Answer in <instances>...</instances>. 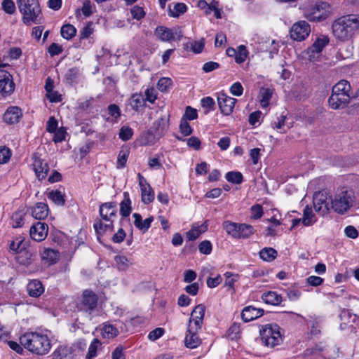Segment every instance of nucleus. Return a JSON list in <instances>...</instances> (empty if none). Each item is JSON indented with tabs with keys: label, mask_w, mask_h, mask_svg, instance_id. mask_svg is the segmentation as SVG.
<instances>
[{
	"label": "nucleus",
	"mask_w": 359,
	"mask_h": 359,
	"mask_svg": "<svg viewBox=\"0 0 359 359\" xmlns=\"http://www.w3.org/2000/svg\"><path fill=\"white\" fill-rule=\"evenodd\" d=\"M324 46H308V48L302 51L300 56L302 60L306 61H315L318 60L321 54Z\"/></svg>",
	"instance_id": "24"
},
{
	"label": "nucleus",
	"mask_w": 359,
	"mask_h": 359,
	"mask_svg": "<svg viewBox=\"0 0 359 359\" xmlns=\"http://www.w3.org/2000/svg\"><path fill=\"white\" fill-rule=\"evenodd\" d=\"M155 34L163 42L177 43L183 36L181 29L178 27L168 28L158 26L156 28Z\"/></svg>",
	"instance_id": "8"
},
{
	"label": "nucleus",
	"mask_w": 359,
	"mask_h": 359,
	"mask_svg": "<svg viewBox=\"0 0 359 359\" xmlns=\"http://www.w3.org/2000/svg\"><path fill=\"white\" fill-rule=\"evenodd\" d=\"M230 93L235 96H241L243 93V88L238 81L233 83L230 87Z\"/></svg>",
	"instance_id": "62"
},
{
	"label": "nucleus",
	"mask_w": 359,
	"mask_h": 359,
	"mask_svg": "<svg viewBox=\"0 0 359 359\" xmlns=\"http://www.w3.org/2000/svg\"><path fill=\"white\" fill-rule=\"evenodd\" d=\"M200 328L195 327L193 325H188L187 328V334L184 339L185 346L189 348H195L198 347L201 340L198 335V331Z\"/></svg>",
	"instance_id": "13"
},
{
	"label": "nucleus",
	"mask_w": 359,
	"mask_h": 359,
	"mask_svg": "<svg viewBox=\"0 0 359 359\" xmlns=\"http://www.w3.org/2000/svg\"><path fill=\"white\" fill-rule=\"evenodd\" d=\"M169 128V118L161 117L156 120L154 123L152 128L154 130V137L159 139L163 137Z\"/></svg>",
	"instance_id": "22"
},
{
	"label": "nucleus",
	"mask_w": 359,
	"mask_h": 359,
	"mask_svg": "<svg viewBox=\"0 0 359 359\" xmlns=\"http://www.w3.org/2000/svg\"><path fill=\"white\" fill-rule=\"evenodd\" d=\"M144 104V98L141 93L133 94L128 100V105L135 112L139 111Z\"/></svg>",
	"instance_id": "28"
},
{
	"label": "nucleus",
	"mask_w": 359,
	"mask_h": 359,
	"mask_svg": "<svg viewBox=\"0 0 359 359\" xmlns=\"http://www.w3.org/2000/svg\"><path fill=\"white\" fill-rule=\"evenodd\" d=\"M262 299L269 305L278 306L282 302V296L274 291H267L262 294Z\"/></svg>",
	"instance_id": "27"
},
{
	"label": "nucleus",
	"mask_w": 359,
	"mask_h": 359,
	"mask_svg": "<svg viewBox=\"0 0 359 359\" xmlns=\"http://www.w3.org/2000/svg\"><path fill=\"white\" fill-rule=\"evenodd\" d=\"M238 225L239 223H236L230 221H225L223 223V228L229 236L233 238L238 239Z\"/></svg>",
	"instance_id": "37"
},
{
	"label": "nucleus",
	"mask_w": 359,
	"mask_h": 359,
	"mask_svg": "<svg viewBox=\"0 0 359 359\" xmlns=\"http://www.w3.org/2000/svg\"><path fill=\"white\" fill-rule=\"evenodd\" d=\"M27 290L29 296L38 297L43 293L44 287L41 281L32 280L27 284Z\"/></svg>",
	"instance_id": "26"
},
{
	"label": "nucleus",
	"mask_w": 359,
	"mask_h": 359,
	"mask_svg": "<svg viewBox=\"0 0 359 359\" xmlns=\"http://www.w3.org/2000/svg\"><path fill=\"white\" fill-rule=\"evenodd\" d=\"M93 32V23L88 22L80 32L81 39L88 38Z\"/></svg>",
	"instance_id": "61"
},
{
	"label": "nucleus",
	"mask_w": 359,
	"mask_h": 359,
	"mask_svg": "<svg viewBox=\"0 0 359 359\" xmlns=\"http://www.w3.org/2000/svg\"><path fill=\"white\" fill-rule=\"evenodd\" d=\"M317 221L316 215L313 214L312 208L306 205L304 209L302 224L305 226L313 225Z\"/></svg>",
	"instance_id": "32"
},
{
	"label": "nucleus",
	"mask_w": 359,
	"mask_h": 359,
	"mask_svg": "<svg viewBox=\"0 0 359 359\" xmlns=\"http://www.w3.org/2000/svg\"><path fill=\"white\" fill-rule=\"evenodd\" d=\"M236 102V99L231 97L224 93H220L217 97L219 109L226 116L231 114Z\"/></svg>",
	"instance_id": "14"
},
{
	"label": "nucleus",
	"mask_w": 359,
	"mask_h": 359,
	"mask_svg": "<svg viewBox=\"0 0 359 359\" xmlns=\"http://www.w3.org/2000/svg\"><path fill=\"white\" fill-rule=\"evenodd\" d=\"M172 81L170 78L163 77L157 83V87L161 92H166L172 86Z\"/></svg>",
	"instance_id": "50"
},
{
	"label": "nucleus",
	"mask_w": 359,
	"mask_h": 359,
	"mask_svg": "<svg viewBox=\"0 0 359 359\" xmlns=\"http://www.w3.org/2000/svg\"><path fill=\"white\" fill-rule=\"evenodd\" d=\"M22 22L27 26L43 23V17L38 0H17Z\"/></svg>",
	"instance_id": "4"
},
{
	"label": "nucleus",
	"mask_w": 359,
	"mask_h": 359,
	"mask_svg": "<svg viewBox=\"0 0 359 359\" xmlns=\"http://www.w3.org/2000/svg\"><path fill=\"white\" fill-rule=\"evenodd\" d=\"M131 201L128 192L123 193V199L120 203V213L123 217H128L131 213Z\"/></svg>",
	"instance_id": "33"
},
{
	"label": "nucleus",
	"mask_w": 359,
	"mask_h": 359,
	"mask_svg": "<svg viewBox=\"0 0 359 359\" xmlns=\"http://www.w3.org/2000/svg\"><path fill=\"white\" fill-rule=\"evenodd\" d=\"M41 259L43 261L53 264L56 263L60 258L59 252L57 250L53 249H44L41 254Z\"/></svg>",
	"instance_id": "31"
},
{
	"label": "nucleus",
	"mask_w": 359,
	"mask_h": 359,
	"mask_svg": "<svg viewBox=\"0 0 359 359\" xmlns=\"http://www.w3.org/2000/svg\"><path fill=\"white\" fill-rule=\"evenodd\" d=\"M15 89V83L10 73L0 70V93L5 95L11 94Z\"/></svg>",
	"instance_id": "16"
},
{
	"label": "nucleus",
	"mask_w": 359,
	"mask_h": 359,
	"mask_svg": "<svg viewBox=\"0 0 359 359\" xmlns=\"http://www.w3.org/2000/svg\"><path fill=\"white\" fill-rule=\"evenodd\" d=\"M22 118V109L17 106L8 107L3 116V120L9 125H14L20 122Z\"/></svg>",
	"instance_id": "17"
},
{
	"label": "nucleus",
	"mask_w": 359,
	"mask_h": 359,
	"mask_svg": "<svg viewBox=\"0 0 359 359\" xmlns=\"http://www.w3.org/2000/svg\"><path fill=\"white\" fill-rule=\"evenodd\" d=\"M48 232V226L45 222H37L34 224L29 230L31 238L38 242L43 241Z\"/></svg>",
	"instance_id": "15"
},
{
	"label": "nucleus",
	"mask_w": 359,
	"mask_h": 359,
	"mask_svg": "<svg viewBox=\"0 0 359 359\" xmlns=\"http://www.w3.org/2000/svg\"><path fill=\"white\" fill-rule=\"evenodd\" d=\"M315 211L321 216L327 214L331 209L330 196L322 192L316 193L313 198Z\"/></svg>",
	"instance_id": "11"
},
{
	"label": "nucleus",
	"mask_w": 359,
	"mask_h": 359,
	"mask_svg": "<svg viewBox=\"0 0 359 359\" xmlns=\"http://www.w3.org/2000/svg\"><path fill=\"white\" fill-rule=\"evenodd\" d=\"M187 6L183 3H177L172 6L171 4L168 6V14L171 17L177 18L181 14L187 11Z\"/></svg>",
	"instance_id": "39"
},
{
	"label": "nucleus",
	"mask_w": 359,
	"mask_h": 359,
	"mask_svg": "<svg viewBox=\"0 0 359 359\" xmlns=\"http://www.w3.org/2000/svg\"><path fill=\"white\" fill-rule=\"evenodd\" d=\"M48 215V207L44 203H37L32 208V215L36 219H45Z\"/></svg>",
	"instance_id": "25"
},
{
	"label": "nucleus",
	"mask_w": 359,
	"mask_h": 359,
	"mask_svg": "<svg viewBox=\"0 0 359 359\" xmlns=\"http://www.w3.org/2000/svg\"><path fill=\"white\" fill-rule=\"evenodd\" d=\"M310 32L311 27L309 24L304 20H301L292 25L290 34L293 40L302 41L309 36Z\"/></svg>",
	"instance_id": "9"
},
{
	"label": "nucleus",
	"mask_w": 359,
	"mask_h": 359,
	"mask_svg": "<svg viewBox=\"0 0 359 359\" xmlns=\"http://www.w3.org/2000/svg\"><path fill=\"white\" fill-rule=\"evenodd\" d=\"M47 196L57 205L62 206L65 203V195L59 190L49 191Z\"/></svg>",
	"instance_id": "41"
},
{
	"label": "nucleus",
	"mask_w": 359,
	"mask_h": 359,
	"mask_svg": "<svg viewBox=\"0 0 359 359\" xmlns=\"http://www.w3.org/2000/svg\"><path fill=\"white\" fill-rule=\"evenodd\" d=\"M259 255L262 260L270 262L277 257L278 252L273 248H264L259 251Z\"/></svg>",
	"instance_id": "36"
},
{
	"label": "nucleus",
	"mask_w": 359,
	"mask_h": 359,
	"mask_svg": "<svg viewBox=\"0 0 359 359\" xmlns=\"http://www.w3.org/2000/svg\"><path fill=\"white\" fill-rule=\"evenodd\" d=\"M198 114L197 111L192 108L191 107H187L186 111L182 118H186V121L188 120L192 121L197 118Z\"/></svg>",
	"instance_id": "60"
},
{
	"label": "nucleus",
	"mask_w": 359,
	"mask_h": 359,
	"mask_svg": "<svg viewBox=\"0 0 359 359\" xmlns=\"http://www.w3.org/2000/svg\"><path fill=\"white\" fill-rule=\"evenodd\" d=\"M133 217L135 219V226L143 232L147 231L150 228L151 224L154 221L153 217H149L143 221L141 215L138 213H134Z\"/></svg>",
	"instance_id": "30"
},
{
	"label": "nucleus",
	"mask_w": 359,
	"mask_h": 359,
	"mask_svg": "<svg viewBox=\"0 0 359 359\" xmlns=\"http://www.w3.org/2000/svg\"><path fill=\"white\" fill-rule=\"evenodd\" d=\"M115 262L120 270H126L131 264L126 257L121 255L116 256Z\"/></svg>",
	"instance_id": "51"
},
{
	"label": "nucleus",
	"mask_w": 359,
	"mask_h": 359,
	"mask_svg": "<svg viewBox=\"0 0 359 359\" xmlns=\"http://www.w3.org/2000/svg\"><path fill=\"white\" fill-rule=\"evenodd\" d=\"M240 325L239 324L234 323L228 330V337L231 339H237L240 334Z\"/></svg>",
	"instance_id": "59"
},
{
	"label": "nucleus",
	"mask_w": 359,
	"mask_h": 359,
	"mask_svg": "<svg viewBox=\"0 0 359 359\" xmlns=\"http://www.w3.org/2000/svg\"><path fill=\"white\" fill-rule=\"evenodd\" d=\"M100 215L104 221L113 220L116 215V205L114 202L103 203L100 207Z\"/></svg>",
	"instance_id": "20"
},
{
	"label": "nucleus",
	"mask_w": 359,
	"mask_h": 359,
	"mask_svg": "<svg viewBox=\"0 0 359 359\" xmlns=\"http://www.w3.org/2000/svg\"><path fill=\"white\" fill-rule=\"evenodd\" d=\"M273 94V90L269 88H262L259 90L260 104L262 108H266L269 104V101Z\"/></svg>",
	"instance_id": "40"
},
{
	"label": "nucleus",
	"mask_w": 359,
	"mask_h": 359,
	"mask_svg": "<svg viewBox=\"0 0 359 359\" xmlns=\"http://www.w3.org/2000/svg\"><path fill=\"white\" fill-rule=\"evenodd\" d=\"M330 6L325 2L309 5L304 10V16L310 21H321L327 18Z\"/></svg>",
	"instance_id": "7"
},
{
	"label": "nucleus",
	"mask_w": 359,
	"mask_h": 359,
	"mask_svg": "<svg viewBox=\"0 0 359 359\" xmlns=\"http://www.w3.org/2000/svg\"><path fill=\"white\" fill-rule=\"evenodd\" d=\"M100 344V341L97 339H95L91 342L86 353L87 359H93L96 356L97 348Z\"/></svg>",
	"instance_id": "47"
},
{
	"label": "nucleus",
	"mask_w": 359,
	"mask_h": 359,
	"mask_svg": "<svg viewBox=\"0 0 359 359\" xmlns=\"http://www.w3.org/2000/svg\"><path fill=\"white\" fill-rule=\"evenodd\" d=\"M129 155V151L127 149H122L119 151L117 158V165L116 168L120 169L123 168L126 166L128 158Z\"/></svg>",
	"instance_id": "46"
},
{
	"label": "nucleus",
	"mask_w": 359,
	"mask_h": 359,
	"mask_svg": "<svg viewBox=\"0 0 359 359\" xmlns=\"http://www.w3.org/2000/svg\"><path fill=\"white\" fill-rule=\"evenodd\" d=\"M53 359H72L71 349L67 346H60L52 354Z\"/></svg>",
	"instance_id": "38"
},
{
	"label": "nucleus",
	"mask_w": 359,
	"mask_h": 359,
	"mask_svg": "<svg viewBox=\"0 0 359 359\" xmlns=\"http://www.w3.org/2000/svg\"><path fill=\"white\" fill-rule=\"evenodd\" d=\"M133 135V129L128 126H123L119 132V138L123 141L129 140Z\"/></svg>",
	"instance_id": "54"
},
{
	"label": "nucleus",
	"mask_w": 359,
	"mask_h": 359,
	"mask_svg": "<svg viewBox=\"0 0 359 359\" xmlns=\"http://www.w3.org/2000/svg\"><path fill=\"white\" fill-rule=\"evenodd\" d=\"M255 232V228L245 223H239L238 225V239H245L249 238Z\"/></svg>",
	"instance_id": "35"
},
{
	"label": "nucleus",
	"mask_w": 359,
	"mask_h": 359,
	"mask_svg": "<svg viewBox=\"0 0 359 359\" xmlns=\"http://www.w3.org/2000/svg\"><path fill=\"white\" fill-rule=\"evenodd\" d=\"M20 344L29 351L45 355L51 348L49 338L47 335L39 332H27L20 338Z\"/></svg>",
	"instance_id": "2"
},
{
	"label": "nucleus",
	"mask_w": 359,
	"mask_h": 359,
	"mask_svg": "<svg viewBox=\"0 0 359 359\" xmlns=\"http://www.w3.org/2000/svg\"><path fill=\"white\" fill-rule=\"evenodd\" d=\"M205 308L203 304L197 305L191 313L188 325L201 329L205 316Z\"/></svg>",
	"instance_id": "19"
},
{
	"label": "nucleus",
	"mask_w": 359,
	"mask_h": 359,
	"mask_svg": "<svg viewBox=\"0 0 359 359\" xmlns=\"http://www.w3.org/2000/svg\"><path fill=\"white\" fill-rule=\"evenodd\" d=\"M97 296L90 290H85L82 294L80 310L90 315L97 305Z\"/></svg>",
	"instance_id": "12"
},
{
	"label": "nucleus",
	"mask_w": 359,
	"mask_h": 359,
	"mask_svg": "<svg viewBox=\"0 0 359 359\" xmlns=\"http://www.w3.org/2000/svg\"><path fill=\"white\" fill-rule=\"evenodd\" d=\"M225 178L228 182L236 184H240L243 181L242 173L238 171L228 172L225 175Z\"/></svg>",
	"instance_id": "44"
},
{
	"label": "nucleus",
	"mask_w": 359,
	"mask_h": 359,
	"mask_svg": "<svg viewBox=\"0 0 359 359\" xmlns=\"http://www.w3.org/2000/svg\"><path fill=\"white\" fill-rule=\"evenodd\" d=\"M212 243L208 240L202 241L198 245V250L201 254L210 255L212 252Z\"/></svg>",
	"instance_id": "56"
},
{
	"label": "nucleus",
	"mask_w": 359,
	"mask_h": 359,
	"mask_svg": "<svg viewBox=\"0 0 359 359\" xmlns=\"http://www.w3.org/2000/svg\"><path fill=\"white\" fill-rule=\"evenodd\" d=\"M252 218L257 219L263 215V209L261 205L257 204L251 207Z\"/></svg>",
	"instance_id": "64"
},
{
	"label": "nucleus",
	"mask_w": 359,
	"mask_h": 359,
	"mask_svg": "<svg viewBox=\"0 0 359 359\" xmlns=\"http://www.w3.org/2000/svg\"><path fill=\"white\" fill-rule=\"evenodd\" d=\"M180 131L184 136H188L192 133L193 129L186 118H181Z\"/></svg>",
	"instance_id": "53"
},
{
	"label": "nucleus",
	"mask_w": 359,
	"mask_h": 359,
	"mask_svg": "<svg viewBox=\"0 0 359 359\" xmlns=\"http://www.w3.org/2000/svg\"><path fill=\"white\" fill-rule=\"evenodd\" d=\"M36 251L34 249L20 250L15 257L16 262L22 266L28 267L33 264L36 259Z\"/></svg>",
	"instance_id": "18"
},
{
	"label": "nucleus",
	"mask_w": 359,
	"mask_h": 359,
	"mask_svg": "<svg viewBox=\"0 0 359 359\" xmlns=\"http://www.w3.org/2000/svg\"><path fill=\"white\" fill-rule=\"evenodd\" d=\"M285 119L286 116L283 115L278 117L277 121H275L271 123L273 128L276 129L280 133H285L286 130L284 128Z\"/></svg>",
	"instance_id": "49"
},
{
	"label": "nucleus",
	"mask_w": 359,
	"mask_h": 359,
	"mask_svg": "<svg viewBox=\"0 0 359 359\" xmlns=\"http://www.w3.org/2000/svg\"><path fill=\"white\" fill-rule=\"evenodd\" d=\"M355 196L351 189L341 188L330 196V207L335 212L343 215L354 204Z\"/></svg>",
	"instance_id": "5"
},
{
	"label": "nucleus",
	"mask_w": 359,
	"mask_h": 359,
	"mask_svg": "<svg viewBox=\"0 0 359 359\" xmlns=\"http://www.w3.org/2000/svg\"><path fill=\"white\" fill-rule=\"evenodd\" d=\"M208 229L206 222L202 223L201 225H194L192 228L186 233L187 238L189 241H194L197 239L202 233H204Z\"/></svg>",
	"instance_id": "29"
},
{
	"label": "nucleus",
	"mask_w": 359,
	"mask_h": 359,
	"mask_svg": "<svg viewBox=\"0 0 359 359\" xmlns=\"http://www.w3.org/2000/svg\"><path fill=\"white\" fill-rule=\"evenodd\" d=\"M131 15L132 17L137 20H140L142 18H144L145 13L142 7H140L138 6H134L131 9Z\"/></svg>",
	"instance_id": "63"
},
{
	"label": "nucleus",
	"mask_w": 359,
	"mask_h": 359,
	"mask_svg": "<svg viewBox=\"0 0 359 359\" xmlns=\"http://www.w3.org/2000/svg\"><path fill=\"white\" fill-rule=\"evenodd\" d=\"M259 332L262 343L268 347L278 346L283 341L280 327L276 323L264 325Z\"/></svg>",
	"instance_id": "6"
},
{
	"label": "nucleus",
	"mask_w": 359,
	"mask_h": 359,
	"mask_svg": "<svg viewBox=\"0 0 359 359\" xmlns=\"http://www.w3.org/2000/svg\"><path fill=\"white\" fill-rule=\"evenodd\" d=\"M32 168L39 180L46 178L49 171L48 164L41 158V155L35 152L32 156Z\"/></svg>",
	"instance_id": "10"
},
{
	"label": "nucleus",
	"mask_w": 359,
	"mask_h": 359,
	"mask_svg": "<svg viewBox=\"0 0 359 359\" xmlns=\"http://www.w3.org/2000/svg\"><path fill=\"white\" fill-rule=\"evenodd\" d=\"M109 223L104 224L101 220L95 222L93 226L97 233L102 235L107 231L112 230L113 220L107 221Z\"/></svg>",
	"instance_id": "42"
},
{
	"label": "nucleus",
	"mask_w": 359,
	"mask_h": 359,
	"mask_svg": "<svg viewBox=\"0 0 359 359\" xmlns=\"http://www.w3.org/2000/svg\"><path fill=\"white\" fill-rule=\"evenodd\" d=\"M351 87L346 80L337 82L332 89V93L328 98V104L331 109L337 110L345 108L351 98Z\"/></svg>",
	"instance_id": "3"
},
{
	"label": "nucleus",
	"mask_w": 359,
	"mask_h": 359,
	"mask_svg": "<svg viewBox=\"0 0 359 359\" xmlns=\"http://www.w3.org/2000/svg\"><path fill=\"white\" fill-rule=\"evenodd\" d=\"M10 250L15 252L17 254H19L20 250H25V244L24 243V241L20 238H17L11 243Z\"/></svg>",
	"instance_id": "48"
},
{
	"label": "nucleus",
	"mask_w": 359,
	"mask_h": 359,
	"mask_svg": "<svg viewBox=\"0 0 359 359\" xmlns=\"http://www.w3.org/2000/svg\"><path fill=\"white\" fill-rule=\"evenodd\" d=\"M225 276V285L229 288H233L234 283L238 280V276L231 272H226Z\"/></svg>",
	"instance_id": "57"
},
{
	"label": "nucleus",
	"mask_w": 359,
	"mask_h": 359,
	"mask_svg": "<svg viewBox=\"0 0 359 359\" xmlns=\"http://www.w3.org/2000/svg\"><path fill=\"white\" fill-rule=\"evenodd\" d=\"M76 29L70 24L64 25L60 29L61 36L66 39H70L75 36Z\"/></svg>",
	"instance_id": "43"
},
{
	"label": "nucleus",
	"mask_w": 359,
	"mask_h": 359,
	"mask_svg": "<svg viewBox=\"0 0 359 359\" xmlns=\"http://www.w3.org/2000/svg\"><path fill=\"white\" fill-rule=\"evenodd\" d=\"M11 157L10 149L6 147H0V164L6 163Z\"/></svg>",
	"instance_id": "55"
},
{
	"label": "nucleus",
	"mask_w": 359,
	"mask_h": 359,
	"mask_svg": "<svg viewBox=\"0 0 359 359\" xmlns=\"http://www.w3.org/2000/svg\"><path fill=\"white\" fill-rule=\"evenodd\" d=\"M11 220H12L11 224L13 228L21 227V226H22V225L24 224L23 216L22 215V214H20L19 212H15V214H13L12 216Z\"/></svg>",
	"instance_id": "58"
},
{
	"label": "nucleus",
	"mask_w": 359,
	"mask_h": 359,
	"mask_svg": "<svg viewBox=\"0 0 359 359\" xmlns=\"http://www.w3.org/2000/svg\"><path fill=\"white\" fill-rule=\"evenodd\" d=\"M226 52L228 56L234 57L236 62L238 64L243 62L248 55L246 46H237V48L229 46Z\"/></svg>",
	"instance_id": "21"
},
{
	"label": "nucleus",
	"mask_w": 359,
	"mask_h": 359,
	"mask_svg": "<svg viewBox=\"0 0 359 359\" xmlns=\"http://www.w3.org/2000/svg\"><path fill=\"white\" fill-rule=\"evenodd\" d=\"M358 29L359 18L353 15L341 17L332 24L333 35L341 42L351 39Z\"/></svg>",
	"instance_id": "1"
},
{
	"label": "nucleus",
	"mask_w": 359,
	"mask_h": 359,
	"mask_svg": "<svg viewBox=\"0 0 359 359\" xmlns=\"http://www.w3.org/2000/svg\"><path fill=\"white\" fill-rule=\"evenodd\" d=\"M118 329L109 323H104L101 329L102 337L104 339H112L118 334Z\"/></svg>",
	"instance_id": "34"
},
{
	"label": "nucleus",
	"mask_w": 359,
	"mask_h": 359,
	"mask_svg": "<svg viewBox=\"0 0 359 359\" xmlns=\"http://www.w3.org/2000/svg\"><path fill=\"white\" fill-rule=\"evenodd\" d=\"M2 9L8 14H13L15 11V5L13 0H3L1 3Z\"/></svg>",
	"instance_id": "52"
},
{
	"label": "nucleus",
	"mask_w": 359,
	"mask_h": 359,
	"mask_svg": "<svg viewBox=\"0 0 359 359\" xmlns=\"http://www.w3.org/2000/svg\"><path fill=\"white\" fill-rule=\"evenodd\" d=\"M142 192V201L144 204H149L151 203L154 199V192L151 187L149 186L148 188L141 189Z\"/></svg>",
	"instance_id": "45"
},
{
	"label": "nucleus",
	"mask_w": 359,
	"mask_h": 359,
	"mask_svg": "<svg viewBox=\"0 0 359 359\" xmlns=\"http://www.w3.org/2000/svg\"><path fill=\"white\" fill-rule=\"evenodd\" d=\"M264 313V310L257 309L252 306L245 307L241 313V317L243 321L250 322L261 317Z\"/></svg>",
	"instance_id": "23"
}]
</instances>
